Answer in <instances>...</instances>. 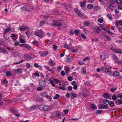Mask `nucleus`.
<instances>
[{
    "mask_svg": "<svg viewBox=\"0 0 122 122\" xmlns=\"http://www.w3.org/2000/svg\"><path fill=\"white\" fill-rule=\"evenodd\" d=\"M10 110L13 114H15L18 113V111L13 107H11L10 108Z\"/></svg>",
    "mask_w": 122,
    "mask_h": 122,
    "instance_id": "a211bd4d",
    "label": "nucleus"
},
{
    "mask_svg": "<svg viewBox=\"0 0 122 122\" xmlns=\"http://www.w3.org/2000/svg\"><path fill=\"white\" fill-rule=\"evenodd\" d=\"M39 84L41 86H44L46 84V82L44 80H41L39 81Z\"/></svg>",
    "mask_w": 122,
    "mask_h": 122,
    "instance_id": "ddd939ff",
    "label": "nucleus"
},
{
    "mask_svg": "<svg viewBox=\"0 0 122 122\" xmlns=\"http://www.w3.org/2000/svg\"><path fill=\"white\" fill-rule=\"evenodd\" d=\"M101 70L104 71L105 74L107 75L112 76H113V72L109 69L107 68L106 66H105L101 68Z\"/></svg>",
    "mask_w": 122,
    "mask_h": 122,
    "instance_id": "f257e3e1",
    "label": "nucleus"
},
{
    "mask_svg": "<svg viewBox=\"0 0 122 122\" xmlns=\"http://www.w3.org/2000/svg\"><path fill=\"white\" fill-rule=\"evenodd\" d=\"M70 95L71 94L70 93H67L66 94V96L68 98L70 97Z\"/></svg>",
    "mask_w": 122,
    "mask_h": 122,
    "instance_id": "0e129e2a",
    "label": "nucleus"
},
{
    "mask_svg": "<svg viewBox=\"0 0 122 122\" xmlns=\"http://www.w3.org/2000/svg\"><path fill=\"white\" fill-rule=\"evenodd\" d=\"M62 86H59V88L60 89L62 90H64L65 89V84L64 83H63Z\"/></svg>",
    "mask_w": 122,
    "mask_h": 122,
    "instance_id": "cd10ccee",
    "label": "nucleus"
},
{
    "mask_svg": "<svg viewBox=\"0 0 122 122\" xmlns=\"http://www.w3.org/2000/svg\"><path fill=\"white\" fill-rule=\"evenodd\" d=\"M108 104L111 107L114 106V102H112L111 101H109L108 102Z\"/></svg>",
    "mask_w": 122,
    "mask_h": 122,
    "instance_id": "bb28decb",
    "label": "nucleus"
},
{
    "mask_svg": "<svg viewBox=\"0 0 122 122\" xmlns=\"http://www.w3.org/2000/svg\"><path fill=\"white\" fill-rule=\"evenodd\" d=\"M84 25L85 26H88L90 24L87 21H85L84 23Z\"/></svg>",
    "mask_w": 122,
    "mask_h": 122,
    "instance_id": "a18cd8bd",
    "label": "nucleus"
},
{
    "mask_svg": "<svg viewBox=\"0 0 122 122\" xmlns=\"http://www.w3.org/2000/svg\"><path fill=\"white\" fill-rule=\"evenodd\" d=\"M6 76H11V73L10 72H7L6 73Z\"/></svg>",
    "mask_w": 122,
    "mask_h": 122,
    "instance_id": "58836bf2",
    "label": "nucleus"
},
{
    "mask_svg": "<svg viewBox=\"0 0 122 122\" xmlns=\"http://www.w3.org/2000/svg\"><path fill=\"white\" fill-rule=\"evenodd\" d=\"M111 50L113 51L116 53H119L120 54H122V50L119 49H114L110 48Z\"/></svg>",
    "mask_w": 122,
    "mask_h": 122,
    "instance_id": "9d476101",
    "label": "nucleus"
},
{
    "mask_svg": "<svg viewBox=\"0 0 122 122\" xmlns=\"http://www.w3.org/2000/svg\"><path fill=\"white\" fill-rule=\"evenodd\" d=\"M116 23V25L117 26H118L119 25H122V20H119L118 22L117 21L115 22Z\"/></svg>",
    "mask_w": 122,
    "mask_h": 122,
    "instance_id": "393cba45",
    "label": "nucleus"
},
{
    "mask_svg": "<svg viewBox=\"0 0 122 122\" xmlns=\"http://www.w3.org/2000/svg\"><path fill=\"white\" fill-rule=\"evenodd\" d=\"M108 105L106 104L104 105L103 104H99L98 105V108L99 109H107L108 107Z\"/></svg>",
    "mask_w": 122,
    "mask_h": 122,
    "instance_id": "423d86ee",
    "label": "nucleus"
},
{
    "mask_svg": "<svg viewBox=\"0 0 122 122\" xmlns=\"http://www.w3.org/2000/svg\"><path fill=\"white\" fill-rule=\"evenodd\" d=\"M107 6L111 10H113L114 9V7L110 3H107L106 4Z\"/></svg>",
    "mask_w": 122,
    "mask_h": 122,
    "instance_id": "aec40b11",
    "label": "nucleus"
},
{
    "mask_svg": "<svg viewBox=\"0 0 122 122\" xmlns=\"http://www.w3.org/2000/svg\"><path fill=\"white\" fill-rule=\"evenodd\" d=\"M118 7L119 9L122 10V5L120 4L118 6Z\"/></svg>",
    "mask_w": 122,
    "mask_h": 122,
    "instance_id": "774afa93",
    "label": "nucleus"
},
{
    "mask_svg": "<svg viewBox=\"0 0 122 122\" xmlns=\"http://www.w3.org/2000/svg\"><path fill=\"white\" fill-rule=\"evenodd\" d=\"M36 105L33 106L31 107L30 108V110H34L36 108Z\"/></svg>",
    "mask_w": 122,
    "mask_h": 122,
    "instance_id": "e433bc0d",
    "label": "nucleus"
},
{
    "mask_svg": "<svg viewBox=\"0 0 122 122\" xmlns=\"http://www.w3.org/2000/svg\"><path fill=\"white\" fill-rule=\"evenodd\" d=\"M42 96L43 97H48L47 93L46 92H43L42 94Z\"/></svg>",
    "mask_w": 122,
    "mask_h": 122,
    "instance_id": "473e14b6",
    "label": "nucleus"
},
{
    "mask_svg": "<svg viewBox=\"0 0 122 122\" xmlns=\"http://www.w3.org/2000/svg\"><path fill=\"white\" fill-rule=\"evenodd\" d=\"M70 94L71 95V98L72 99H74L75 97L77 96V95L73 92H71Z\"/></svg>",
    "mask_w": 122,
    "mask_h": 122,
    "instance_id": "2eb2a0df",
    "label": "nucleus"
},
{
    "mask_svg": "<svg viewBox=\"0 0 122 122\" xmlns=\"http://www.w3.org/2000/svg\"><path fill=\"white\" fill-rule=\"evenodd\" d=\"M86 2L85 1H83V2H82L81 4L80 5L82 7L85 5Z\"/></svg>",
    "mask_w": 122,
    "mask_h": 122,
    "instance_id": "37998d69",
    "label": "nucleus"
},
{
    "mask_svg": "<svg viewBox=\"0 0 122 122\" xmlns=\"http://www.w3.org/2000/svg\"><path fill=\"white\" fill-rule=\"evenodd\" d=\"M14 71L16 73L19 74H20L22 72V70L21 68L15 69L14 70Z\"/></svg>",
    "mask_w": 122,
    "mask_h": 122,
    "instance_id": "dca6fc26",
    "label": "nucleus"
},
{
    "mask_svg": "<svg viewBox=\"0 0 122 122\" xmlns=\"http://www.w3.org/2000/svg\"><path fill=\"white\" fill-rule=\"evenodd\" d=\"M102 111L101 110H97L96 111V113L97 114H99L102 112Z\"/></svg>",
    "mask_w": 122,
    "mask_h": 122,
    "instance_id": "864d4df0",
    "label": "nucleus"
},
{
    "mask_svg": "<svg viewBox=\"0 0 122 122\" xmlns=\"http://www.w3.org/2000/svg\"><path fill=\"white\" fill-rule=\"evenodd\" d=\"M61 74L62 76H65V73L62 70L61 71Z\"/></svg>",
    "mask_w": 122,
    "mask_h": 122,
    "instance_id": "680f3d73",
    "label": "nucleus"
},
{
    "mask_svg": "<svg viewBox=\"0 0 122 122\" xmlns=\"http://www.w3.org/2000/svg\"><path fill=\"white\" fill-rule=\"evenodd\" d=\"M48 61H49L48 64L51 66H54L56 64L55 62L51 59H49Z\"/></svg>",
    "mask_w": 122,
    "mask_h": 122,
    "instance_id": "6e6552de",
    "label": "nucleus"
},
{
    "mask_svg": "<svg viewBox=\"0 0 122 122\" xmlns=\"http://www.w3.org/2000/svg\"><path fill=\"white\" fill-rule=\"evenodd\" d=\"M24 59L28 60H30L32 58L31 56L26 54L24 55Z\"/></svg>",
    "mask_w": 122,
    "mask_h": 122,
    "instance_id": "4468645a",
    "label": "nucleus"
},
{
    "mask_svg": "<svg viewBox=\"0 0 122 122\" xmlns=\"http://www.w3.org/2000/svg\"><path fill=\"white\" fill-rule=\"evenodd\" d=\"M24 46L28 49H30L31 48L30 46L26 44H25Z\"/></svg>",
    "mask_w": 122,
    "mask_h": 122,
    "instance_id": "4c0bfd02",
    "label": "nucleus"
},
{
    "mask_svg": "<svg viewBox=\"0 0 122 122\" xmlns=\"http://www.w3.org/2000/svg\"><path fill=\"white\" fill-rule=\"evenodd\" d=\"M90 58L89 57H87L83 59V61H86L87 60H89L90 59Z\"/></svg>",
    "mask_w": 122,
    "mask_h": 122,
    "instance_id": "13d9d810",
    "label": "nucleus"
},
{
    "mask_svg": "<svg viewBox=\"0 0 122 122\" xmlns=\"http://www.w3.org/2000/svg\"><path fill=\"white\" fill-rule=\"evenodd\" d=\"M94 9L95 10H99L100 9V7L98 5H96L94 6Z\"/></svg>",
    "mask_w": 122,
    "mask_h": 122,
    "instance_id": "7c9ffc66",
    "label": "nucleus"
},
{
    "mask_svg": "<svg viewBox=\"0 0 122 122\" xmlns=\"http://www.w3.org/2000/svg\"><path fill=\"white\" fill-rule=\"evenodd\" d=\"M117 99V97L116 95H113L112 96V99L113 100H115Z\"/></svg>",
    "mask_w": 122,
    "mask_h": 122,
    "instance_id": "3c124183",
    "label": "nucleus"
},
{
    "mask_svg": "<svg viewBox=\"0 0 122 122\" xmlns=\"http://www.w3.org/2000/svg\"><path fill=\"white\" fill-rule=\"evenodd\" d=\"M117 97L120 98H122V95L120 93L118 94L117 95Z\"/></svg>",
    "mask_w": 122,
    "mask_h": 122,
    "instance_id": "4d7b16f0",
    "label": "nucleus"
},
{
    "mask_svg": "<svg viewBox=\"0 0 122 122\" xmlns=\"http://www.w3.org/2000/svg\"><path fill=\"white\" fill-rule=\"evenodd\" d=\"M118 105H121L122 104V100L121 99H118Z\"/></svg>",
    "mask_w": 122,
    "mask_h": 122,
    "instance_id": "bf43d9fd",
    "label": "nucleus"
},
{
    "mask_svg": "<svg viewBox=\"0 0 122 122\" xmlns=\"http://www.w3.org/2000/svg\"><path fill=\"white\" fill-rule=\"evenodd\" d=\"M107 53L102 54L100 56V58L102 60L105 59L107 56Z\"/></svg>",
    "mask_w": 122,
    "mask_h": 122,
    "instance_id": "6ab92c4d",
    "label": "nucleus"
},
{
    "mask_svg": "<svg viewBox=\"0 0 122 122\" xmlns=\"http://www.w3.org/2000/svg\"><path fill=\"white\" fill-rule=\"evenodd\" d=\"M65 72L67 74L70 71V68L67 66H66L65 68Z\"/></svg>",
    "mask_w": 122,
    "mask_h": 122,
    "instance_id": "c756f323",
    "label": "nucleus"
},
{
    "mask_svg": "<svg viewBox=\"0 0 122 122\" xmlns=\"http://www.w3.org/2000/svg\"><path fill=\"white\" fill-rule=\"evenodd\" d=\"M70 33L71 36H73L74 34L73 31L72 30H70Z\"/></svg>",
    "mask_w": 122,
    "mask_h": 122,
    "instance_id": "5fc2aeb1",
    "label": "nucleus"
},
{
    "mask_svg": "<svg viewBox=\"0 0 122 122\" xmlns=\"http://www.w3.org/2000/svg\"><path fill=\"white\" fill-rule=\"evenodd\" d=\"M61 25L60 21L58 20H54L52 22V25L56 27H59Z\"/></svg>",
    "mask_w": 122,
    "mask_h": 122,
    "instance_id": "7ed1b4c3",
    "label": "nucleus"
},
{
    "mask_svg": "<svg viewBox=\"0 0 122 122\" xmlns=\"http://www.w3.org/2000/svg\"><path fill=\"white\" fill-rule=\"evenodd\" d=\"M112 56L114 60L120 64L122 63V60H119L118 58L116 56V55L115 54H113Z\"/></svg>",
    "mask_w": 122,
    "mask_h": 122,
    "instance_id": "39448f33",
    "label": "nucleus"
},
{
    "mask_svg": "<svg viewBox=\"0 0 122 122\" xmlns=\"http://www.w3.org/2000/svg\"><path fill=\"white\" fill-rule=\"evenodd\" d=\"M37 91H41L43 90V88L42 87H38L37 88Z\"/></svg>",
    "mask_w": 122,
    "mask_h": 122,
    "instance_id": "e2e57ef3",
    "label": "nucleus"
},
{
    "mask_svg": "<svg viewBox=\"0 0 122 122\" xmlns=\"http://www.w3.org/2000/svg\"><path fill=\"white\" fill-rule=\"evenodd\" d=\"M62 69L61 66L60 65H59L57 66V71L58 72H59L60 70Z\"/></svg>",
    "mask_w": 122,
    "mask_h": 122,
    "instance_id": "2f4dec72",
    "label": "nucleus"
},
{
    "mask_svg": "<svg viewBox=\"0 0 122 122\" xmlns=\"http://www.w3.org/2000/svg\"><path fill=\"white\" fill-rule=\"evenodd\" d=\"M44 34V32L41 30H39L35 31L34 35L36 36L40 37L42 36Z\"/></svg>",
    "mask_w": 122,
    "mask_h": 122,
    "instance_id": "f03ea898",
    "label": "nucleus"
},
{
    "mask_svg": "<svg viewBox=\"0 0 122 122\" xmlns=\"http://www.w3.org/2000/svg\"><path fill=\"white\" fill-rule=\"evenodd\" d=\"M11 30V28L10 27H7L4 30L3 34H5L7 33L10 31Z\"/></svg>",
    "mask_w": 122,
    "mask_h": 122,
    "instance_id": "f3484780",
    "label": "nucleus"
},
{
    "mask_svg": "<svg viewBox=\"0 0 122 122\" xmlns=\"http://www.w3.org/2000/svg\"><path fill=\"white\" fill-rule=\"evenodd\" d=\"M98 22L102 23L103 22V20L102 19H99L98 20Z\"/></svg>",
    "mask_w": 122,
    "mask_h": 122,
    "instance_id": "052dcab7",
    "label": "nucleus"
},
{
    "mask_svg": "<svg viewBox=\"0 0 122 122\" xmlns=\"http://www.w3.org/2000/svg\"><path fill=\"white\" fill-rule=\"evenodd\" d=\"M79 30L76 29L74 31L75 34L77 35H78L79 33Z\"/></svg>",
    "mask_w": 122,
    "mask_h": 122,
    "instance_id": "09e8293b",
    "label": "nucleus"
},
{
    "mask_svg": "<svg viewBox=\"0 0 122 122\" xmlns=\"http://www.w3.org/2000/svg\"><path fill=\"white\" fill-rule=\"evenodd\" d=\"M91 107L92 109H97V107H96L94 104H91Z\"/></svg>",
    "mask_w": 122,
    "mask_h": 122,
    "instance_id": "c9c22d12",
    "label": "nucleus"
},
{
    "mask_svg": "<svg viewBox=\"0 0 122 122\" xmlns=\"http://www.w3.org/2000/svg\"><path fill=\"white\" fill-rule=\"evenodd\" d=\"M116 90L117 88H116L113 87L110 89V90L111 92H113L115 91Z\"/></svg>",
    "mask_w": 122,
    "mask_h": 122,
    "instance_id": "79ce46f5",
    "label": "nucleus"
},
{
    "mask_svg": "<svg viewBox=\"0 0 122 122\" xmlns=\"http://www.w3.org/2000/svg\"><path fill=\"white\" fill-rule=\"evenodd\" d=\"M68 80L70 81H71L73 79V78L71 76H69L67 78Z\"/></svg>",
    "mask_w": 122,
    "mask_h": 122,
    "instance_id": "8fccbe9b",
    "label": "nucleus"
},
{
    "mask_svg": "<svg viewBox=\"0 0 122 122\" xmlns=\"http://www.w3.org/2000/svg\"><path fill=\"white\" fill-rule=\"evenodd\" d=\"M38 53L39 55L41 56H46L49 54L48 52L47 51L46 52L39 51L38 52Z\"/></svg>",
    "mask_w": 122,
    "mask_h": 122,
    "instance_id": "0eeeda50",
    "label": "nucleus"
},
{
    "mask_svg": "<svg viewBox=\"0 0 122 122\" xmlns=\"http://www.w3.org/2000/svg\"><path fill=\"white\" fill-rule=\"evenodd\" d=\"M56 114L57 116L59 117L61 115V113L60 112L58 111L56 112Z\"/></svg>",
    "mask_w": 122,
    "mask_h": 122,
    "instance_id": "c03bdc74",
    "label": "nucleus"
},
{
    "mask_svg": "<svg viewBox=\"0 0 122 122\" xmlns=\"http://www.w3.org/2000/svg\"><path fill=\"white\" fill-rule=\"evenodd\" d=\"M39 109L41 110L47 111L49 109V107L48 106L43 104H41L39 107Z\"/></svg>",
    "mask_w": 122,
    "mask_h": 122,
    "instance_id": "20e7f679",
    "label": "nucleus"
},
{
    "mask_svg": "<svg viewBox=\"0 0 122 122\" xmlns=\"http://www.w3.org/2000/svg\"><path fill=\"white\" fill-rule=\"evenodd\" d=\"M64 46L65 48L67 49H69L70 48L66 44H64Z\"/></svg>",
    "mask_w": 122,
    "mask_h": 122,
    "instance_id": "6e6d98bb",
    "label": "nucleus"
},
{
    "mask_svg": "<svg viewBox=\"0 0 122 122\" xmlns=\"http://www.w3.org/2000/svg\"><path fill=\"white\" fill-rule=\"evenodd\" d=\"M100 30L99 29V27L97 26L94 27L93 29V31L94 32L98 34L100 33Z\"/></svg>",
    "mask_w": 122,
    "mask_h": 122,
    "instance_id": "9b49d317",
    "label": "nucleus"
},
{
    "mask_svg": "<svg viewBox=\"0 0 122 122\" xmlns=\"http://www.w3.org/2000/svg\"><path fill=\"white\" fill-rule=\"evenodd\" d=\"M33 44L35 46H39V45L38 42H37L36 41H34L33 42Z\"/></svg>",
    "mask_w": 122,
    "mask_h": 122,
    "instance_id": "72a5a7b5",
    "label": "nucleus"
},
{
    "mask_svg": "<svg viewBox=\"0 0 122 122\" xmlns=\"http://www.w3.org/2000/svg\"><path fill=\"white\" fill-rule=\"evenodd\" d=\"M107 17L109 18L110 20H111L112 19V18L111 17V15L110 14H108L107 15Z\"/></svg>",
    "mask_w": 122,
    "mask_h": 122,
    "instance_id": "de8ad7c7",
    "label": "nucleus"
},
{
    "mask_svg": "<svg viewBox=\"0 0 122 122\" xmlns=\"http://www.w3.org/2000/svg\"><path fill=\"white\" fill-rule=\"evenodd\" d=\"M1 82V83L3 84H7L8 83V82L7 81L6 79H4L3 82Z\"/></svg>",
    "mask_w": 122,
    "mask_h": 122,
    "instance_id": "f704fd0d",
    "label": "nucleus"
},
{
    "mask_svg": "<svg viewBox=\"0 0 122 122\" xmlns=\"http://www.w3.org/2000/svg\"><path fill=\"white\" fill-rule=\"evenodd\" d=\"M87 8L89 9H92L93 7L92 4H89L87 5Z\"/></svg>",
    "mask_w": 122,
    "mask_h": 122,
    "instance_id": "c85d7f7f",
    "label": "nucleus"
},
{
    "mask_svg": "<svg viewBox=\"0 0 122 122\" xmlns=\"http://www.w3.org/2000/svg\"><path fill=\"white\" fill-rule=\"evenodd\" d=\"M81 73L83 75H85L86 74V71L85 68L84 67H83L81 68Z\"/></svg>",
    "mask_w": 122,
    "mask_h": 122,
    "instance_id": "4be33fe9",
    "label": "nucleus"
},
{
    "mask_svg": "<svg viewBox=\"0 0 122 122\" xmlns=\"http://www.w3.org/2000/svg\"><path fill=\"white\" fill-rule=\"evenodd\" d=\"M103 97L105 98L108 97H109V95L107 93H104L103 95Z\"/></svg>",
    "mask_w": 122,
    "mask_h": 122,
    "instance_id": "49530a36",
    "label": "nucleus"
},
{
    "mask_svg": "<svg viewBox=\"0 0 122 122\" xmlns=\"http://www.w3.org/2000/svg\"><path fill=\"white\" fill-rule=\"evenodd\" d=\"M74 10L76 12V13L78 15L80 16H82V15L80 12L76 8L74 9Z\"/></svg>",
    "mask_w": 122,
    "mask_h": 122,
    "instance_id": "412c9836",
    "label": "nucleus"
},
{
    "mask_svg": "<svg viewBox=\"0 0 122 122\" xmlns=\"http://www.w3.org/2000/svg\"><path fill=\"white\" fill-rule=\"evenodd\" d=\"M45 23V22L43 21H42L40 22V25L41 26H42Z\"/></svg>",
    "mask_w": 122,
    "mask_h": 122,
    "instance_id": "338daca9",
    "label": "nucleus"
},
{
    "mask_svg": "<svg viewBox=\"0 0 122 122\" xmlns=\"http://www.w3.org/2000/svg\"><path fill=\"white\" fill-rule=\"evenodd\" d=\"M53 49L54 50H56L57 48V46L56 45H53Z\"/></svg>",
    "mask_w": 122,
    "mask_h": 122,
    "instance_id": "69168bd1",
    "label": "nucleus"
},
{
    "mask_svg": "<svg viewBox=\"0 0 122 122\" xmlns=\"http://www.w3.org/2000/svg\"><path fill=\"white\" fill-rule=\"evenodd\" d=\"M43 66L46 70H48L50 72H53V70H51L50 68V67L46 65H45Z\"/></svg>",
    "mask_w": 122,
    "mask_h": 122,
    "instance_id": "b1692460",
    "label": "nucleus"
},
{
    "mask_svg": "<svg viewBox=\"0 0 122 122\" xmlns=\"http://www.w3.org/2000/svg\"><path fill=\"white\" fill-rule=\"evenodd\" d=\"M113 75L114 76L116 77L117 78H119L120 77V75L119 74L118 72L117 71H115L114 73H113Z\"/></svg>",
    "mask_w": 122,
    "mask_h": 122,
    "instance_id": "f8f14e48",
    "label": "nucleus"
},
{
    "mask_svg": "<svg viewBox=\"0 0 122 122\" xmlns=\"http://www.w3.org/2000/svg\"><path fill=\"white\" fill-rule=\"evenodd\" d=\"M29 28L28 26H19V29L21 31H24L25 30H28Z\"/></svg>",
    "mask_w": 122,
    "mask_h": 122,
    "instance_id": "1a4fd4ad",
    "label": "nucleus"
},
{
    "mask_svg": "<svg viewBox=\"0 0 122 122\" xmlns=\"http://www.w3.org/2000/svg\"><path fill=\"white\" fill-rule=\"evenodd\" d=\"M6 52V51L5 50V49L0 46V52L4 53H5Z\"/></svg>",
    "mask_w": 122,
    "mask_h": 122,
    "instance_id": "a878e982",
    "label": "nucleus"
},
{
    "mask_svg": "<svg viewBox=\"0 0 122 122\" xmlns=\"http://www.w3.org/2000/svg\"><path fill=\"white\" fill-rule=\"evenodd\" d=\"M53 80H54V83L55 84H57L60 82L57 79H54Z\"/></svg>",
    "mask_w": 122,
    "mask_h": 122,
    "instance_id": "ea45409f",
    "label": "nucleus"
},
{
    "mask_svg": "<svg viewBox=\"0 0 122 122\" xmlns=\"http://www.w3.org/2000/svg\"><path fill=\"white\" fill-rule=\"evenodd\" d=\"M116 2L118 4H120L122 2V0H116Z\"/></svg>",
    "mask_w": 122,
    "mask_h": 122,
    "instance_id": "603ef678",
    "label": "nucleus"
},
{
    "mask_svg": "<svg viewBox=\"0 0 122 122\" xmlns=\"http://www.w3.org/2000/svg\"><path fill=\"white\" fill-rule=\"evenodd\" d=\"M59 97V95L58 94H55V97L53 98V99H57Z\"/></svg>",
    "mask_w": 122,
    "mask_h": 122,
    "instance_id": "a19ab883",
    "label": "nucleus"
},
{
    "mask_svg": "<svg viewBox=\"0 0 122 122\" xmlns=\"http://www.w3.org/2000/svg\"><path fill=\"white\" fill-rule=\"evenodd\" d=\"M48 81L50 82V83L53 86H55V85L54 83V81L53 80V79L52 80L49 79L48 80Z\"/></svg>",
    "mask_w": 122,
    "mask_h": 122,
    "instance_id": "5701e85b",
    "label": "nucleus"
}]
</instances>
